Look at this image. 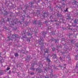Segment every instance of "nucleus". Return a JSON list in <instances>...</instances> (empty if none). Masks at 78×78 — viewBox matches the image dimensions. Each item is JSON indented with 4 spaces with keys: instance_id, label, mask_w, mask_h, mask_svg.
Returning a JSON list of instances; mask_svg holds the SVG:
<instances>
[{
    "instance_id": "f257e3e1",
    "label": "nucleus",
    "mask_w": 78,
    "mask_h": 78,
    "mask_svg": "<svg viewBox=\"0 0 78 78\" xmlns=\"http://www.w3.org/2000/svg\"><path fill=\"white\" fill-rule=\"evenodd\" d=\"M53 57L54 58H56V55L54 54L53 55Z\"/></svg>"
},
{
    "instance_id": "f03ea898",
    "label": "nucleus",
    "mask_w": 78,
    "mask_h": 78,
    "mask_svg": "<svg viewBox=\"0 0 78 78\" xmlns=\"http://www.w3.org/2000/svg\"><path fill=\"white\" fill-rule=\"evenodd\" d=\"M77 21H78V20H77L76 19H75V20H74V23H76V22H77Z\"/></svg>"
},
{
    "instance_id": "7ed1b4c3",
    "label": "nucleus",
    "mask_w": 78,
    "mask_h": 78,
    "mask_svg": "<svg viewBox=\"0 0 78 78\" xmlns=\"http://www.w3.org/2000/svg\"><path fill=\"white\" fill-rule=\"evenodd\" d=\"M18 55L17 53H15V56H18Z\"/></svg>"
},
{
    "instance_id": "20e7f679",
    "label": "nucleus",
    "mask_w": 78,
    "mask_h": 78,
    "mask_svg": "<svg viewBox=\"0 0 78 78\" xmlns=\"http://www.w3.org/2000/svg\"><path fill=\"white\" fill-rule=\"evenodd\" d=\"M78 62L76 63V68H78Z\"/></svg>"
},
{
    "instance_id": "39448f33",
    "label": "nucleus",
    "mask_w": 78,
    "mask_h": 78,
    "mask_svg": "<svg viewBox=\"0 0 78 78\" xmlns=\"http://www.w3.org/2000/svg\"><path fill=\"white\" fill-rule=\"evenodd\" d=\"M46 59L48 60V62H50V59L48 58H46Z\"/></svg>"
},
{
    "instance_id": "423d86ee",
    "label": "nucleus",
    "mask_w": 78,
    "mask_h": 78,
    "mask_svg": "<svg viewBox=\"0 0 78 78\" xmlns=\"http://www.w3.org/2000/svg\"><path fill=\"white\" fill-rule=\"evenodd\" d=\"M68 10V8H67L65 10V11L66 12V11H67V10Z\"/></svg>"
},
{
    "instance_id": "0eeeda50",
    "label": "nucleus",
    "mask_w": 78,
    "mask_h": 78,
    "mask_svg": "<svg viewBox=\"0 0 78 78\" xmlns=\"http://www.w3.org/2000/svg\"><path fill=\"white\" fill-rule=\"evenodd\" d=\"M59 5H58V8H61V6H59Z\"/></svg>"
},
{
    "instance_id": "6e6552de",
    "label": "nucleus",
    "mask_w": 78,
    "mask_h": 78,
    "mask_svg": "<svg viewBox=\"0 0 78 78\" xmlns=\"http://www.w3.org/2000/svg\"><path fill=\"white\" fill-rule=\"evenodd\" d=\"M36 21H34V23L35 24H36Z\"/></svg>"
},
{
    "instance_id": "1a4fd4ad",
    "label": "nucleus",
    "mask_w": 78,
    "mask_h": 78,
    "mask_svg": "<svg viewBox=\"0 0 78 78\" xmlns=\"http://www.w3.org/2000/svg\"><path fill=\"white\" fill-rule=\"evenodd\" d=\"M9 69H10V68H8L7 70H9Z\"/></svg>"
},
{
    "instance_id": "9d476101",
    "label": "nucleus",
    "mask_w": 78,
    "mask_h": 78,
    "mask_svg": "<svg viewBox=\"0 0 78 78\" xmlns=\"http://www.w3.org/2000/svg\"><path fill=\"white\" fill-rule=\"evenodd\" d=\"M53 50H55V48H53L52 49Z\"/></svg>"
},
{
    "instance_id": "9b49d317",
    "label": "nucleus",
    "mask_w": 78,
    "mask_h": 78,
    "mask_svg": "<svg viewBox=\"0 0 78 78\" xmlns=\"http://www.w3.org/2000/svg\"><path fill=\"white\" fill-rule=\"evenodd\" d=\"M38 71H39V73L41 72V70H38Z\"/></svg>"
},
{
    "instance_id": "f8f14e48",
    "label": "nucleus",
    "mask_w": 78,
    "mask_h": 78,
    "mask_svg": "<svg viewBox=\"0 0 78 78\" xmlns=\"http://www.w3.org/2000/svg\"><path fill=\"white\" fill-rule=\"evenodd\" d=\"M45 78H49V77L48 76H47V77H45Z\"/></svg>"
},
{
    "instance_id": "ddd939ff",
    "label": "nucleus",
    "mask_w": 78,
    "mask_h": 78,
    "mask_svg": "<svg viewBox=\"0 0 78 78\" xmlns=\"http://www.w3.org/2000/svg\"><path fill=\"white\" fill-rule=\"evenodd\" d=\"M60 59L61 61H62V58H61V57H60Z\"/></svg>"
},
{
    "instance_id": "4468645a",
    "label": "nucleus",
    "mask_w": 78,
    "mask_h": 78,
    "mask_svg": "<svg viewBox=\"0 0 78 78\" xmlns=\"http://www.w3.org/2000/svg\"><path fill=\"white\" fill-rule=\"evenodd\" d=\"M45 51V53H48V51Z\"/></svg>"
},
{
    "instance_id": "2eb2a0df",
    "label": "nucleus",
    "mask_w": 78,
    "mask_h": 78,
    "mask_svg": "<svg viewBox=\"0 0 78 78\" xmlns=\"http://www.w3.org/2000/svg\"><path fill=\"white\" fill-rule=\"evenodd\" d=\"M74 2H75L74 4H75V3H76V1H74Z\"/></svg>"
},
{
    "instance_id": "dca6fc26",
    "label": "nucleus",
    "mask_w": 78,
    "mask_h": 78,
    "mask_svg": "<svg viewBox=\"0 0 78 78\" xmlns=\"http://www.w3.org/2000/svg\"><path fill=\"white\" fill-rule=\"evenodd\" d=\"M51 76H53V74H51Z\"/></svg>"
},
{
    "instance_id": "f3484780",
    "label": "nucleus",
    "mask_w": 78,
    "mask_h": 78,
    "mask_svg": "<svg viewBox=\"0 0 78 78\" xmlns=\"http://www.w3.org/2000/svg\"><path fill=\"white\" fill-rule=\"evenodd\" d=\"M12 37H15V35H13V36H12Z\"/></svg>"
},
{
    "instance_id": "a211bd4d",
    "label": "nucleus",
    "mask_w": 78,
    "mask_h": 78,
    "mask_svg": "<svg viewBox=\"0 0 78 78\" xmlns=\"http://www.w3.org/2000/svg\"><path fill=\"white\" fill-rule=\"evenodd\" d=\"M41 66H42V65H40V67H41Z\"/></svg>"
},
{
    "instance_id": "6ab92c4d",
    "label": "nucleus",
    "mask_w": 78,
    "mask_h": 78,
    "mask_svg": "<svg viewBox=\"0 0 78 78\" xmlns=\"http://www.w3.org/2000/svg\"><path fill=\"white\" fill-rule=\"evenodd\" d=\"M33 73H32L31 74V75H33Z\"/></svg>"
},
{
    "instance_id": "aec40b11",
    "label": "nucleus",
    "mask_w": 78,
    "mask_h": 78,
    "mask_svg": "<svg viewBox=\"0 0 78 78\" xmlns=\"http://www.w3.org/2000/svg\"><path fill=\"white\" fill-rule=\"evenodd\" d=\"M12 25H14V24H12Z\"/></svg>"
},
{
    "instance_id": "412c9836",
    "label": "nucleus",
    "mask_w": 78,
    "mask_h": 78,
    "mask_svg": "<svg viewBox=\"0 0 78 78\" xmlns=\"http://www.w3.org/2000/svg\"><path fill=\"white\" fill-rule=\"evenodd\" d=\"M29 42H30V40H29Z\"/></svg>"
},
{
    "instance_id": "4be33fe9",
    "label": "nucleus",
    "mask_w": 78,
    "mask_h": 78,
    "mask_svg": "<svg viewBox=\"0 0 78 78\" xmlns=\"http://www.w3.org/2000/svg\"><path fill=\"white\" fill-rule=\"evenodd\" d=\"M69 61H70V60H69Z\"/></svg>"
},
{
    "instance_id": "5701e85b",
    "label": "nucleus",
    "mask_w": 78,
    "mask_h": 78,
    "mask_svg": "<svg viewBox=\"0 0 78 78\" xmlns=\"http://www.w3.org/2000/svg\"><path fill=\"white\" fill-rule=\"evenodd\" d=\"M45 70H46V69H45Z\"/></svg>"
},
{
    "instance_id": "b1692460",
    "label": "nucleus",
    "mask_w": 78,
    "mask_h": 78,
    "mask_svg": "<svg viewBox=\"0 0 78 78\" xmlns=\"http://www.w3.org/2000/svg\"><path fill=\"white\" fill-rule=\"evenodd\" d=\"M23 53H24V52H23Z\"/></svg>"
},
{
    "instance_id": "393cba45",
    "label": "nucleus",
    "mask_w": 78,
    "mask_h": 78,
    "mask_svg": "<svg viewBox=\"0 0 78 78\" xmlns=\"http://www.w3.org/2000/svg\"><path fill=\"white\" fill-rule=\"evenodd\" d=\"M1 58H2V57H1Z\"/></svg>"
},
{
    "instance_id": "a878e982",
    "label": "nucleus",
    "mask_w": 78,
    "mask_h": 78,
    "mask_svg": "<svg viewBox=\"0 0 78 78\" xmlns=\"http://www.w3.org/2000/svg\"><path fill=\"white\" fill-rule=\"evenodd\" d=\"M5 29H6V28H5Z\"/></svg>"
}]
</instances>
